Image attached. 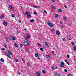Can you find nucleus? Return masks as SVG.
Returning <instances> with one entry per match:
<instances>
[{
  "label": "nucleus",
  "mask_w": 76,
  "mask_h": 76,
  "mask_svg": "<svg viewBox=\"0 0 76 76\" xmlns=\"http://www.w3.org/2000/svg\"><path fill=\"white\" fill-rule=\"evenodd\" d=\"M74 50L75 51H76V46H75L74 47Z\"/></svg>",
  "instance_id": "obj_26"
},
{
  "label": "nucleus",
  "mask_w": 76,
  "mask_h": 76,
  "mask_svg": "<svg viewBox=\"0 0 76 76\" xmlns=\"http://www.w3.org/2000/svg\"><path fill=\"white\" fill-rule=\"evenodd\" d=\"M40 58H38V59H40Z\"/></svg>",
  "instance_id": "obj_60"
},
{
  "label": "nucleus",
  "mask_w": 76,
  "mask_h": 76,
  "mask_svg": "<svg viewBox=\"0 0 76 76\" xmlns=\"http://www.w3.org/2000/svg\"><path fill=\"white\" fill-rule=\"evenodd\" d=\"M34 21V19L33 20H30V22H33Z\"/></svg>",
  "instance_id": "obj_29"
},
{
  "label": "nucleus",
  "mask_w": 76,
  "mask_h": 76,
  "mask_svg": "<svg viewBox=\"0 0 76 76\" xmlns=\"http://www.w3.org/2000/svg\"><path fill=\"white\" fill-rule=\"evenodd\" d=\"M58 11L59 12H62V11H61V10L60 9H59L58 10Z\"/></svg>",
  "instance_id": "obj_23"
},
{
  "label": "nucleus",
  "mask_w": 76,
  "mask_h": 76,
  "mask_svg": "<svg viewBox=\"0 0 76 76\" xmlns=\"http://www.w3.org/2000/svg\"><path fill=\"white\" fill-rule=\"evenodd\" d=\"M9 6L10 7V9H12V5H9Z\"/></svg>",
  "instance_id": "obj_13"
},
{
  "label": "nucleus",
  "mask_w": 76,
  "mask_h": 76,
  "mask_svg": "<svg viewBox=\"0 0 76 76\" xmlns=\"http://www.w3.org/2000/svg\"><path fill=\"white\" fill-rule=\"evenodd\" d=\"M42 72L43 73H45V70H43L42 71Z\"/></svg>",
  "instance_id": "obj_27"
},
{
  "label": "nucleus",
  "mask_w": 76,
  "mask_h": 76,
  "mask_svg": "<svg viewBox=\"0 0 76 76\" xmlns=\"http://www.w3.org/2000/svg\"><path fill=\"white\" fill-rule=\"evenodd\" d=\"M55 16L56 18H58V16L57 14H56Z\"/></svg>",
  "instance_id": "obj_33"
},
{
  "label": "nucleus",
  "mask_w": 76,
  "mask_h": 76,
  "mask_svg": "<svg viewBox=\"0 0 76 76\" xmlns=\"http://www.w3.org/2000/svg\"><path fill=\"white\" fill-rule=\"evenodd\" d=\"M38 45L39 47H41V45L40 44H38Z\"/></svg>",
  "instance_id": "obj_38"
},
{
  "label": "nucleus",
  "mask_w": 76,
  "mask_h": 76,
  "mask_svg": "<svg viewBox=\"0 0 76 76\" xmlns=\"http://www.w3.org/2000/svg\"><path fill=\"white\" fill-rule=\"evenodd\" d=\"M19 34V32L17 33V34Z\"/></svg>",
  "instance_id": "obj_58"
},
{
  "label": "nucleus",
  "mask_w": 76,
  "mask_h": 76,
  "mask_svg": "<svg viewBox=\"0 0 76 76\" xmlns=\"http://www.w3.org/2000/svg\"><path fill=\"white\" fill-rule=\"evenodd\" d=\"M33 7H34L35 8H38V7L35 5L33 6Z\"/></svg>",
  "instance_id": "obj_22"
},
{
  "label": "nucleus",
  "mask_w": 76,
  "mask_h": 76,
  "mask_svg": "<svg viewBox=\"0 0 76 76\" xmlns=\"http://www.w3.org/2000/svg\"><path fill=\"white\" fill-rule=\"evenodd\" d=\"M15 62H18V59H15Z\"/></svg>",
  "instance_id": "obj_28"
},
{
  "label": "nucleus",
  "mask_w": 76,
  "mask_h": 76,
  "mask_svg": "<svg viewBox=\"0 0 76 76\" xmlns=\"http://www.w3.org/2000/svg\"><path fill=\"white\" fill-rule=\"evenodd\" d=\"M0 60L1 62H4V59H3L1 58Z\"/></svg>",
  "instance_id": "obj_18"
},
{
  "label": "nucleus",
  "mask_w": 76,
  "mask_h": 76,
  "mask_svg": "<svg viewBox=\"0 0 76 76\" xmlns=\"http://www.w3.org/2000/svg\"><path fill=\"white\" fill-rule=\"evenodd\" d=\"M63 19L64 20H67V17L66 16H64V18Z\"/></svg>",
  "instance_id": "obj_14"
},
{
  "label": "nucleus",
  "mask_w": 76,
  "mask_h": 76,
  "mask_svg": "<svg viewBox=\"0 0 76 76\" xmlns=\"http://www.w3.org/2000/svg\"><path fill=\"white\" fill-rule=\"evenodd\" d=\"M66 63H67V64H68V65H70V64H69V62L67 61L66 62Z\"/></svg>",
  "instance_id": "obj_40"
},
{
  "label": "nucleus",
  "mask_w": 76,
  "mask_h": 76,
  "mask_svg": "<svg viewBox=\"0 0 76 76\" xmlns=\"http://www.w3.org/2000/svg\"><path fill=\"white\" fill-rule=\"evenodd\" d=\"M5 53L7 54L8 57H9V58H11L10 56V55H12V52H11V51L9 50L8 52H6Z\"/></svg>",
  "instance_id": "obj_2"
},
{
  "label": "nucleus",
  "mask_w": 76,
  "mask_h": 76,
  "mask_svg": "<svg viewBox=\"0 0 76 76\" xmlns=\"http://www.w3.org/2000/svg\"><path fill=\"white\" fill-rule=\"evenodd\" d=\"M60 23H61V24H62V23H63L61 21H60Z\"/></svg>",
  "instance_id": "obj_48"
},
{
  "label": "nucleus",
  "mask_w": 76,
  "mask_h": 76,
  "mask_svg": "<svg viewBox=\"0 0 76 76\" xmlns=\"http://www.w3.org/2000/svg\"><path fill=\"white\" fill-rule=\"evenodd\" d=\"M24 31H26V29L25 28V29H24Z\"/></svg>",
  "instance_id": "obj_53"
},
{
  "label": "nucleus",
  "mask_w": 76,
  "mask_h": 76,
  "mask_svg": "<svg viewBox=\"0 0 76 76\" xmlns=\"http://www.w3.org/2000/svg\"><path fill=\"white\" fill-rule=\"evenodd\" d=\"M25 15H27V17L28 18H30L31 17V15L28 13V12H26L25 13Z\"/></svg>",
  "instance_id": "obj_3"
},
{
  "label": "nucleus",
  "mask_w": 76,
  "mask_h": 76,
  "mask_svg": "<svg viewBox=\"0 0 76 76\" xmlns=\"http://www.w3.org/2000/svg\"><path fill=\"white\" fill-rule=\"evenodd\" d=\"M25 39L24 40V42H29L28 41V39H30V35L29 34H27V36L25 38Z\"/></svg>",
  "instance_id": "obj_1"
},
{
  "label": "nucleus",
  "mask_w": 76,
  "mask_h": 76,
  "mask_svg": "<svg viewBox=\"0 0 76 76\" xmlns=\"http://www.w3.org/2000/svg\"><path fill=\"white\" fill-rule=\"evenodd\" d=\"M54 56H56V54H55L54 53Z\"/></svg>",
  "instance_id": "obj_55"
},
{
  "label": "nucleus",
  "mask_w": 76,
  "mask_h": 76,
  "mask_svg": "<svg viewBox=\"0 0 76 76\" xmlns=\"http://www.w3.org/2000/svg\"><path fill=\"white\" fill-rule=\"evenodd\" d=\"M48 24L50 27H53V23H50V22H48Z\"/></svg>",
  "instance_id": "obj_5"
},
{
  "label": "nucleus",
  "mask_w": 76,
  "mask_h": 76,
  "mask_svg": "<svg viewBox=\"0 0 76 76\" xmlns=\"http://www.w3.org/2000/svg\"><path fill=\"white\" fill-rule=\"evenodd\" d=\"M12 41H15V39H16V38H15V37H13L11 39Z\"/></svg>",
  "instance_id": "obj_8"
},
{
  "label": "nucleus",
  "mask_w": 76,
  "mask_h": 76,
  "mask_svg": "<svg viewBox=\"0 0 76 76\" xmlns=\"http://www.w3.org/2000/svg\"><path fill=\"white\" fill-rule=\"evenodd\" d=\"M46 57L47 58H48L50 57L48 55H47L46 56Z\"/></svg>",
  "instance_id": "obj_25"
},
{
  "label": "nucleus",
  "mask_w": 76,
  "mask_h": 76,
  "mask_svg": "<svg viewBox=\"0 0 76 76\" xmlns=\"http://www.w3.org/2000/svg\"><path fill=\"white\" fill-rule=\"evenodd\" d=\"M68 76H72V75L71 74H69L68 75Z\"/></svg>",
  "instance_id": "obj_46"
},
{
  "label": "nucleus",
  "mask_w": 76,
  "mask_h": 76,
  "mask_svg": "<svg viewBox=\"0 0 76 76\" xmlns=\"http://www.w3.org/2000/svg\"><path fill=\"white\" fill-rule=\"evenodd\" d=\"M64 71L65 72H67V70L66 69H65Z\"/></svg>",
  "instance_id": "obj_39"
},
{
  "label": "nucleus",
  "mask_w": 76,
  "mask_h": 76,
  "mask_svg": "<svg viewBox=\"0 0 76 76\" xmlns=\"http://www.w3.org/2000/svg\"><path fill=\"white\" fill-rule=\"evenodd\" d=\"M45 45L47 46V47H49V46H48V43H47V42H45Z\"/></svg>",
  "instance_id": "obj_12"
},
{
  "label": "nucleus",
  "mask_w": 76,
  "mask_h": 76,
  "mask_svg": "<svg viewBox=\"0 0 76 76\" xmlns=\"http://www.w3.org/2000/svg\"><path fill=\"white\" fill-rule=\"evenodd\" d=\"M51 69H53V70H54V66H52L51 67Z\"/></svg>",
  "instance_id": "obj_35"
},
{
  "label": "nucleus",
  "mask_w": 76,
  "mask_h": 76,
  "mask_svg": "<svg viewBox=\"0 0 76 76\" xmlns=\"http://www.w3.org/2000/svg\"><path fill=\"white\" fill-rule=\"evenodd\" d=\"M63 41H66V39L64 38H63L62 39Z\"/></svg>",
  "instance_id": "obj_37"
},
{
  "label": "nucleus",
  "mask_w": 76,
  "mask_h": 76,
  "mask_svg": "<svg viewBox=\"0 0 76 76\" xmlns=\"http://www.w3.org/2000/svg\"><path fill=\"white\" fill-rule=\"evenodd\" d=\"M67 57H68V58H69L70 57V56H69V55H67Z\"/></svg>",
  "instance_id": "obj_41"
},
{
  "label": "nucleus",
  "mask_w": 76,
  "mask_h": 76,
  "mask_svg": "<svg viewBox=\"0 0 76 76\" xmlns=\"http://www.w3.org/2000/svg\"><path fill=\"white\" fill-rule=\"evenodd\" d=\"M0 64H1V62H0Z\"/></svg>",
  "instance_id": "obj_61"
},
{
  "label": "nucleus",
  "mask_w": 76,
  "mask_h": 76,
  "mask_svg": "<svg viewBox=\"0 0 76 76\" xmlns=\"http://www.w3.org/2000/svg\"><path fill=\"white\" fill-rule=\"evenodd\" d=\"M4 46L5 47V48H7V45L4 44Z\"/></svg>",
  "instance_id": "obj_15"
},
{
  "label": "nucleus",
  "mask_w": 76,
  "mask_h": 76,
  "mask_svg": "<svg viewBox=\"0 0 76 76\" xmlns=\"http://www.w3.org/2000/svg\"><path fill=\"white\" fill-rule=\"evenodd\" d=\"M69 40H71V39H69Z\"/></svg>",
  "instance_id": "obj_59"
},
{
  "label": "nucleus",
  "mask_w": 76,
  "mask_h": 76,
  "mask_svg": "<svg viewBox=\"0 0 76 76\" xmlns=\"http://www.w3.org/2000/svg\"><path fill=\"white\" fill-rule=\"evenodd\" d=\"M39 40H40V39H39Z\"/></svg>",
  "instance_id": "obj_62"
},
{
  "label": "nucleus",
  "mask_w": 76,
  "mask_h": 76,
  "mask_svg": "<svg viewBox=\"0 0 76 76\" xmlns=\"http://www.w3.org/2000/svg\"><path fill=\"white\" fill-rule=\"evenodd\" d=\"M52 2H54L55 1V0H51Z\"/></svg>",
  "instance_id": "obj_43"
},
{
  "label": "nucleus",
  "mask_w": 76,
  "mask_h": 76,
  "mask_svg": "<svg viewBox=\"0 0 76 76\" xmlns=\"http://www.w3.org/2000/svg\"><path fill=\"white\" fill-rule=\"evenodd\" d=\"M27 66L28 67H29L30 66V64H29V62L27 63Z\"/></svg>",
  "instance_id": "obj_21"
},
{
  "label": "nucleus",
  "mask_w": 76,
  "mask_h": 76,
  "mask_svg": "<svg viewBox=\"0 0 76 76\" xmlns=\"http://www.w3.org/2000/svg\"><path fill=\"white\" fill-rule=\"evenodd\" d=\"M65 8H66V9H67V6H66V5L65 6Z\"/></svg>",
  "instance_id": "obj_44"
},
{
  "label": "nucleus",
  "mask_w": 76,
  "mask_h": 76,
  "mask_svg": "<svg viewBox=\"0 0 76 76\" xmlns=\"http://www.w3.org/2000/svg\"><path fill=\"white\" fill-rule=\"evenodd\" d=\"M23 44H24V45H26V46H28V45H29V42H23Z\"/></svg>",
  "instance_id": "obj_6"
},
{
  "label": "nucleus",
  "mask_w": 76,
  "mask_h": 76,
  "mask_svg": "<svg viewBox=\"0 0 76 76\" xmlns=\"http://www.w3.org/2000/svg\"><path fill=\"white\" fill-rule=\"evenodd\" d=\"M3 24H4V25H5V26H6L7 24V22H6L4 21L3 23Z\"/></svg>",
  "instance_id": "obj_11"
},
{
  "label": "nucleus",
  "mask_w": 76,
  "mask_h": 76,
  "mask_svg": "<svg viewBox=\"0 0 76 76\" xmlns=\"http://www.w3.org/2000/svg\"><path fill=\"white\" fill-rule=\"evenodd\" d=\"M19 23H21V21H20V20H19Z\"/></svg>",
  "instance_id": "obj_47"
},
{
  "label": "nucleus",
  "mask_w": 76,
  "mask_h": 76,
  "mask_svg": "<svg viewBox=\"0 0 76 76\" xmlns=\"http://www.w3.org/2000/svg\"><path fill=\"white\" fill-rule=\"evenodd\" d=\"M52 31H54V28H53L52 29Z\"/></svg>",
  "instance_id": "obj_45"
},
{
  "label": "nucleus",
  "mask_w": 76,
  "mask_h": 76,
  "mask_svg": "<svg viewBox=\"0 0 76 76\" xmlns=\"http://www.w3.org/2000/svg\"><path fill=\"white\" fill-rule=\"evenodd\" d=\"M34 56L35 57H37L38 56V54L37 53H36L35 54Z\"/></svg>",
  "instance_id": "obj_17"
},
{
  "label": "nucleus",
  "mask_w": 76,
  "mask_h": 76,
  "mask_svg": "<svg viewBox=\"0 0 76 76\" xmlns=\"http://www.w3.org/2000/svg\"><path fill=\"white\" fill-rule=\"evenodd\" d=\"M64 67V64L63 62H61V63L60 67L62 68V67Z\"/></svg>",
  "instance_id": "obj_4"
},
{
  "label": "nucleus",
  "mask_w": 76,
  "mask_h": 76,
  "mask_svg": "<svg viewBox=\"0 0 76 76\" xmlns=\"http://www.w3.org/2000/svg\"><path fill=\"white\" fill-rule=\"evenodd\" d=\"M22 60L23 61V62L24 63H25V60L23 58H22Z\"/></svg>",
  "instance_id": "obj_19"
},
{
  "label": "nucleus",
  "mask_w": 76,
  "mask_h": 76,
  "mask_svg": "<svg viewBox=\"0 0 76 76\" xmlns=\"http://www.w3.org/2000/svg\"><path fill=\"white\" fill-rule=\"evenodd\" d=\"M18 74H19V75H20V72H19L18 73Z\"/></svg>",
  "instance_id": "obj_54"
},
{
  "label": "nucleus",
  "mask_w": 76,
  "mask_h": 76,
  "mask_svg": "<svg viewBox=\"0 0 76 76\" xmlns=\"http://www.w3.org/2000/svg\"><path fill=\"white\" fill-rule=\"evenodd\" d=\"M64 61H65V62L66 63L67 62V60H65Z\"/></svg>",
  "instance_id": "obj_49"
},
{
  "label": "nucleus",
  "mask_w": 76,
  "mask_h": 76,
  "mask_svg": "<svg viewBox=\"0 0 76 76\" xmlns=\"http://www.w3.org/2000/svg\"><path fill=\"white\" fill-rule=\"evenodd\" d=\"M7 40H8V38H7Z\"/></svg>",
  "instance_id": "obj_57"
},
{
  "label": "nucleus",
  "mask_w": 76,
  "mask_h": 76,
  "mask_svg": "<svg viewBox=\"0 0 76 76\" xmlns=\"http://www.w3.org/2000/svg\"><path fill=\"white\" fill-rule=\"evenodd\" d=\"M71 43L72 45H75V43L74 42H72Z\"/></svg>",
  "instance_id": "obj_34"
},
{
  "label": "nucleus",
  "mask_w": 76,
  "mask_h": 76,
  "mask_svg": "<svg viewBox=\"0 0 76 76\" xmlns=\"http://www.w3.org/2000/svg\"><path fill=\"white\" fill-rule=\"evenodd\" d=\"M40 50L42 51H44V49H43V48H40Z\"/></svg>",
  "instance_id": "obj_20"
},
{
  "label": "nucleus",
  "mask_w": 76,
  "mask_h": 76,
  "mask_svg": "<svg viewBox=\"0 0 76 76\" xmlns=\"http://www.w3.org/2000/svg\"><path fill=\"white\" fill-rule=\"evenodd\" d=\"M57 67H56L55 69H57Z\"/></svg>",
  "instance_id": "obj_56"
},
{
  "label": "nucleus",
  "mask_w": 76,
  "mask_h": 76,
  "mask_svg": "<svg viewBox=\"0 0 76 76\" xmlns=\"http://www.w3.org/2000/svg\"><path fill=\"white\" fill-rule=\"evenodd\" d=\"M36 74L37 76H40L41 75V72L39 71L37 72Z\"/></svg>",
  "instance_id": "obj_7"
},
{
  "label": "nucleus",
  "mask_w": 76,
  "mask_h": 76,
  "mask_svg": "<svg viewBox=\"0 0 76 76\" xmlns=\"http://www.w3.org/2000/svg\"><path fill=\"white\" fill-rule=\"evenodd\" d=\"M15 47H18V45H17V44H15V45H14Z\"/></svg>",
  "instance_id": "obj_36"
},
{
  "label": "nucleus",
  "mask_w": 76,
  "mask_h": 76,
  "mask_svg": "<svg viewBox=\"0 0 76 76\" xmlns=\"http://www.w3.org/2000/svg\"><path fill=\"white\" fill-rule=\"evenodd\" d=\"M61 27H62V28H63V25H61Z\"/></svg>",
  "instance_id": "obj_50"
},
{
  "label": "nucleus",
  "mask_w": 76,
  "mask_h": 76,
  "mask_svg": "<svg viewBox=\"0 0 76 76\" xmlns=\"http://www.w3.org/2000/svg\"><path fill=\"white\" fill-rule=\"evenodd\" d=\"M55 76H61L60 75V74L58 73L57 72H56L55 75Z\"/></svg>",
  "instance_id": "obj_9"
},
{
  "label": "nucleus",
  "mask_w": 76,
  "mask_h": 76,
  "mask_svg": "<svg viewBox=\"0 0 76 76\" xmlns=\"http://www.w3.org/2000/svg\"><path fill=\"white\" fill-rule=\"evenodd\" d=\"M37 12H34V15H37Z\"/></svg>",
  "instance_id": "obj_32"
},
{
  "label": "nucleus",
  "mask_w": 76,
  "mask_h": 76,
  "mask_svg": "<svg viewBox=\"0 0 76 76\" xmlns=\"http://www.w3.org/2000/svg\"><path fill=\"white\" fill-rule=\"evenodd\" d=\"M56 35H59L60 34V32L59 31H57L56 33Z\"/></svg>",
  "instance_id": "obj_16"
},
{
  "label": "nucleus",
  "mask_w": 76,
  "mask_h": 76,
  "mask_svg": "<svg viewBox=\"0 0 76 76\" xmlns=\"http://www.w3.org/2000/svg\"><path fill=\"white\" fill-rule=\"evenodd\" d=\"M52 53H53V54H54V52L53 51L52 52Z\"/></svg>",
  "instance_id": "obj_52"
},
{
  "label": "nucleus",
  "mask_w": 76,
  "mask_h": 76,
  "mask_svg": "<svg viewBox=\"0 0 76 76\" xmlns=\"http://www.w3.org/2000/svg\"><path fill=\"white\" fill-rule=\"evenodd\" d=\"M2 50H5V49L3 48L2 49Z\"/></svg>",
  "instance_id": "obj_51"
},
{
  "label": "nucleus",
  "mask_w": 76,
  "mask_h": 76,
  "mask_svg": "<svg viewBox=\"0 0 76 76\" xmlns=\"http://www.w3.org/2000/svg\"><path fill=\"white\" fill-rule=\"evenodd\" d=\"M51 7L52 8V9H53L54 10L55 9V8H54V7L53 6H52Z\"/></svg>",
  "instance_id": "obj_31"
},
{
  "label": "nucleus",
  "mask_w": 76,
  "mask_h": 76,
  "mask_svg": "<svg viewBox=\"0 0 76 76\" xmlns=\"http://www.w3.org/2000/svg\"><path fill=\"white\" fill-rule=\"evenodd\" d=\"M12 17H13V18H14V17H15V14H12Z\"/></svg>",
  "instance_id": "obj_30"
},
{
  "label": "nucleus",
  "mask_w": 76,
  "mask_h": 76,
  "mask_svg": "<svg viewBox=\"0 0 76 76\" xmlns=\"http://www.w3.org/2000/svg\"><path fill=\"white\" fill-rule=\"evenodd\" d=\"M23 46V44H21L20 46V48H22V46Z\"/></svg>",
  "instance_id": "obj_24"
},
{
  "label": "nucleus",
  "mask_w": 76,
  "mask_h": 76,
  "mask_svg": "<svg viewBox=\"0 0 76 76\" xmlns=\"http://www.w3.org/2000/svg\"><path fill=\"white\" fill-rule=\"evenodd\" d=\"M44 12H45V13H47V12H46V11H45V10H44Z\"/></svg>",
  "instance_id": "obj_42"
},
{
  "label": "nucleus",
  "mask_w": 76,
  "mask_h": 76,
  "mask_svg": "<svg viewBox=\"0 0 76 76\" xmlns=\"http://www.w3.org/2000/svg\"><path fill=\"white\" fill-rule=\"evenodd\" d=\"M4 15H3L1 16L0 18L1 19H3V18H4Z\"/></svg>",
  "instance_id": "obj_10"
}]
</instances>
